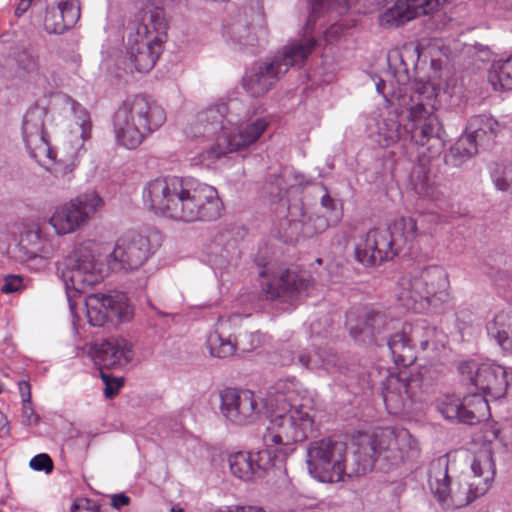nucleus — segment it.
Listing matches in <instances>:
<instances>
[{
    "label": "nucleus",
    "instance_id": "nucleus-1",
    "mask_svg": "<svg viewBox=\"0 0 512 512\" xmlns=\"http://www.w3.org/2000/svg\"><path fill=\"white\" fill-rule=\"evenodd\" d=\"M436 102L437 94L430 84L411 94L399 91L387 113L368 124L369 137L382 148L396 144L406 152L417 148L419 165L412 171V182L417 194L431 201L439 200L442 192L426 165L442 155L446 137L435 113Z\"/></svg>",
    "mask_w": 512,
    "mask_h": 512
},
{
    "label": "nucleus",
    "instance_id": "nucleus-2",
    "mask_svg": "<svg viewBox=\"0 0 512 512\" xmlns=\"http://www.w3.org/2000/svg\"><path fill=\"white\" fill-rule=\"evenodd\" d=\"M220 412L226 421L237 426L251 424L265 413L271 418L263 434V443L268 447L302 442L314 431L313 409L301 402L294 382L289 380L276 381L261 398L248 389L225 388L220 392ZM281 450L283 447L277 449Z\"/></svg>",
    "mask_w": 512,
    "mask_h": 512
},
{
    "label": "nucleus",
    "instance_id": "nucleus-3",
    "mask_svg": "<svg viewBox=\"0 0 512 512\" xmlns=\"http://www.w3.org/2000/svg\"><path fill=\"white\" fill-rule=\"evenodd\" d=\"M142 197L155 215L177 222L214 221L223 210L217 189L193 177L159 176L145 184Z\"/></svg>",
    "mask_w": 512,
    "mask_h": 512
},
{
    "label": "nucleus",
    "instance_id": "nucleus-4",
    "mask_svg": "<svg viewBox=\"0 0 512 512\" xmlns=\"http://www.w3.org/2000/svg\"><path fill=\"white\" fill-rule=\"evenodd\" d=\"M249 116V108L238 98L220 101L198 113L194 125L195 136L216 140L215 144L199 154L203 165L210 166L227 153L239 151L259 140L269 122L260 117L240 127Z\"/></svg>",
    "mask_w": 512,
    "mask_h": 512
},
{
    "label": "nucleus",
    "instance_id": "nucleus-5",
    "mask_svg": "<svg viewBox=\"0 0 512 512\" xmlns=\"http://www.w3.org/2000/svg\"><path fill=\"white\" fill-rule=\"evenodd\" d=\"M461 381L469 386L470 395L463 399L444 396L437 401L438 412L447 420L476 425L490 417L486 396L503 398L512 383V371L494 362H461L458 366Z\"/></svg>",
    "mask_w": 512,
    "mask_h": 512
},
{
    "label": "nucleus",
    "instance_id": "nucleus-6",
    "mask_svg": "<svg viewBox=\"0 0 512 512\" xmlns=\"http://www.w3.org/2000/svg\"><path fill=\"white\" fill-rule=\"evenodd\" d=\"M164 108L145 94L126 98L113 118L116 144L128 150L138 148L144 140L166 122Z\"/></svg>",
    "mask_w": 512,
    "mask_h": 512
},
{
    "label": "nucleus",
    "instance_id": "nucleus-7",
    "mask_svg": "<svg viewBox=\"0 0 512 512\" xmlns=\"http://www.w3.org/2000/svg\"><path fill=\"white\" fill-rule=\"evenodd\" d=\"M136 21L128 35L127 56L137 72L147 73L163 50L167 30L164 9L154 0H147L139 8Z\"/></svg>",
    "mask_w": 512,
    "mask_h": 512
},
{
    "label": "nucleus",
    "instance_id": "nucleus-8",
    "mask_svg": "<svg viewBox=\"0 0 512 512\" xmlns=\"http://www.w3.org/2000/svg\"><path fill=\"white\" fill-rule=\"evenodd\" d=\"M421 236L416 220L410 216L396 219L387 228H374L355 247V259L365 267H376L392 260L402 251L415 253V242Z\"/></svg>",
    "mask_w": 512,
    "mask_h": 512
},
{
    "label": "nucleus",
    "instance_id": "nucleus-9",
    "mask_svg": "<svg viewBox=\"0 0 512 512\" xmlns=\"http://www.w3.org/2000/svg\"><path fill=\"white\" fill-rule=\"evenodd\" d=\"M418 449V442L403 427L377 428L370 436L363 438L353 453L356 475L371 471L377 461H383L388 468L399 466L410 451Z\"/></svg>",
    "mask_w": 512,
    "mask_h": 512
},
{
    "label": "nucleus",
    "instance_id": "nucleus-10",
    "mask_svg": "<svg viewBox=\"0 0 512 512\" xmlns=\"http://www.w3.org/2000/svg\"><path fill=\"white\" fill-rule=\"evenodd\" d=\"M315 47L313 37L289 42L272 58L256 62L245 73L243 88L253 97L266 94L290 67H301Z\"/></svg>",
    "mask_w": 512,
    "mask_h": 512
},
{
    "label": "nucleus",
    "instance_id": "nucleus-11",
    "mask_svg": "<svg viewBox=\"0 0 512 512\" xmlns=\"http://www.w3.org/2000/svg\"><path fill=\"white\" fill-rule=\"evenodd\" d=\"M449 280L444 268L438 265L402 276L397 283L396 296L402 305L414 312L445 304L449 300Z\"/></svg>",
    "mask_w": 512,
    "mask_h": 512
},
{
    "label": "nucleus",
    "instance_id": "nucleus-12",
    "mask_svg": "<svg viewBox=\"0 0 512 512\" xmlns=\"http://www.w3.org/2000/svg\"><path fill=\"white\" fill-rule=\"evenodd\" d=\"M439 372L432 366H422L398 374H391L383 382V401L390 413L403 411L409 403L421 402L439 379Z\"/></svg>",
    "mask_w": 512,
    "mask_h": 512
},
{
    "label": "nucleus",
    "instance_id": "nucleus-13",
    "mask_svg": "<svg viewBox=\"0 0 512 512\" xmlns=\"http://www.w3.org/2000/svg\"><path fill=\"white\" fill-rule=\"evenodd\" d=\"M347 444L328 437L315 440L307 446L309 474L322 483H337L347 473Z\"/></svg>",
    "mask_w": 512,
    "mask_h": 512
},
{
    "label": "nucleus",
    "instance_id": "nucleus-14",
    "mask_svg": "<svg viewBox=\"0 0 512 512\" xmlns=\"http://www.w3.org/2000/svg\"><path fill=\"white\" fill-rule=\"evenodd\" d=\"M449 459L446 455L434 459L428 470L429 487L443 509H458L467 506L485 493H478L473 481L458 482L451 486L448 474Z\"/></svg>",
    "mask_w": 512,
    "mask_h": 512
},
{
    "label": "nucleus",
    "instance_id": "nucleus-15",
    "mask_svg": "<svg viewBox=\"0 0 512 512\" xmlns=\"http://www.w3.org/2000/svg\"><path fill=\"white\" fill-rule=\"evenodd\" d=\"M260 285L265 299L295 304L308 295L311 286L309 276L304 272L271 267L263 268L260 273Z\"/></svg>",
    "mask_w": 512,
    "mask_h": 512
},
{
    "label": "nucleus",
    "instance_id": "nucleus-16",
    "mask_svg": "<svg viewBox=\"0 0 512 512\" xmlns=\"http://www.w3.org/2000/svg\"><path fill=\"white\" fill-rule=\"evenodd\" d=\"M60 277L65 285L68 298L70 293H83L102 279L95 257L89 246L81 244L65 258Z\"/></svg>",
    "mask_w": 512,
    "mask_h": 512
},
{
    "label": "nucleus",
    "instance_id": "nucleus-17",
    "mask_svg": "<svg viewBox=\"0 0 512 512\" xmlns=\"http://www.w3.org/2000/svg\"><path fill=\"white\" fill-rule=\"evenodd\" d=\"M146 235L129 231L122 235L109 254L107 262L114 272H129L141 267L158 249Z\"/></svg>",
    "mask_w": 512,
    "mask_h": 512
},
{
    "label": "nucleus",
    "instance_id": "nucleus-18",
    "mask_svg": "<svg viewBox=\"0 0 512 512\" xmlns=\"http://www.w3.org/2000/svg\"><path fill=\"white\" fill-rule=\"evenodd\" d=\"M330 226L323 215L309 213L301 199L287 205V215L280 222L279 239L285 243L300 238H312L325 232Z\"/></svg>",
    "mask_w": 512,
    "mask_h": 512
},
{
    "label": "nucleus",
    "instance_id": "nucleus-19",
    "mask_svg": "<svg viewBox=\"0 0 512 512\" xmlns=\"http://www.w3.org/2000/svg\"><path fill=\"white\" fill-rule=\"evenodd\" d=\"M85 303L88 322L95 327L128 322L133 317L129 299L122 292L91 294L87 296Z\"/></svg>",
    "mask_w": 512,
    "mask_h": 512
},
{
    "label": "nucleus",
    "instance_id": "nucleus-20",
    "mask_svg": "<svg viewBox=\"0 0 512 512\" xmlns=\"http://www.w3.org/2000/svg\"><path fill=\"white\" fill-rule=\"evenodd\" d=\"M102 203V198L95 191L80 194L70 202L58 207L49 223L58 235L72 233L87 223Z\"/></svg>",
    "mask_w": 512,
    "mask_h": 512
},
{
    "label": "nucleus",
    "instance_id": "nucleus-21",
    "mask_svg": "<svg viewBox=\"0 0 512 512\" xmlns=\"http://www.w3.org/2000/svg\"><path fill=\"white\" fill-rule=\"evenodd\" d=\"M46 109L39 105L31 106L23 116L22 137L25 147L31 158L38 163L42 157L55 162L56 153L50 146L47 133L45 131L44 119Z\"/></svg>",
    "mask_w": 512,
    "mask_h": 512
},
{
    "label": "nucleus",
    "instance_id": "nucleus-22",
    "mask_svg": "<svg viewBox=\"0 0 512 512\" xmlns=\"http://www.w3.org/2000/svg\"><path fill=\"white\" fill-rule=\"evenodd\" d=\"M389 321L384 311L373 308L351 309L346 314V326L351 338L366 344L376 341L377 336L387 331Z\"/></svg>",
    "mask_w": 512,
    "mask_h": 512
},
{
    "label": "nucleus",
    "instance_id": "nucleus-23",
    "mask_svg": "<svg viewBox=\"0 0 512 512\" xmlns=\"http://www.w3.org/2000/svg\"><path fill=\"white\" fill-rule=\"evenodd\" d=\"M280 364L289 366L298 364L306 369L318 371L324 370L328 373L340 370V358L338 354L328 347H320L313 343V350L290 346L280 353Z\"/></svg>",
    "mask_w": 512,
    "mask_h": 512
},
{
    "label": "nucleus",
    "instance_id": "nucleus-24",
    "mask_svg": "<svg viewBox=\"0 0 512 512\" xmlns=\"http://www.w3.org/2000/svg\"><path fill=\"white\" fill-rule=\"evenodd\" d=\"M291 446L283 445L284 450L281 451H277L281 447L279 445L266 446L265 450L258 452L257 459L251 453L242 451L233 453L228 458L230 471L233 476L243 481H250L254 476L261 477L266 470V465L271 460V455L273 454L276 459L283 460L293 451Z\"/></svg>",
    "mask_w": 512,
    "mask_h": 512
},
{
    "label": "nucleus",
    "instance_id": "nucleus-25",
    "mask_svg": "<svg viewBox=\"0 0 512 512\" xmlns=\"http://www.w3.org/2000/svg\"><path fill=\"white\" fill-rule=\"evenodd\" d=\"M447 1L448 0H397L380 15V25L384 28L399 27L416 17L429 15L437 11L439 6Z\"/></svg>",
    "mask_w": 512,
    "mask_h": 512
},
{
    "label": "nucleus",
    "instance_id": "nucleus-26",
    "mask_svg": "<svg viewBox=\"0 0 512 512\" xmlns=\"http://www.w3.org/2000/svg\"><path fill=\"white\" fill-rule=\"evenodd\" d=\"M3 55L12 61L22 75L36 74L40 70V55L37 44L27 38L11 41L3 35Z\"/></svg>",
    "mask_w": 512,
    "mask_h": 512
},
{
    "label": "nucleus",
    "instance_id": "nucleus-27",
    "mask_svg": "<svg viewBox=\"0 0 512 512\" xmlns=\"http://www.w3.org/2000/svg\"><path fill=\"white\" fill-rule=\"evenodd\" d=\"M222 36L229 45L244 52L255 53L256 48L261 46L246 12H239L226 19L222 26Z\"/></svg>",
    "mask_w": 512,
    "mask_h": 512
},
{
    "label": "nucleus",
    "instance_id": "nucleus-28",
    "mask_svg": "<svg viewBox=\"0 0 512 512\" xmlns=\"http://www.w3.org/2000/svg\"><path fill=\"white\" fill-rule=\"evenodd\" d=\"M133 357V345L124 338L112 337L95 345L94 361L101 370L123 369Z\"/></svg>",
    "mask_w": 512,
    "mask_h": 512
},
{
    "label": "nucleus",
    "instance_id": "nucleus-29",
    "mask_svg": "<svg viewBox=\"0 0 512 512\" xmlns=\"http://www.w3.org/2000/svg\"><path fill=\"white\" fill-rule=\"evenodd\" d=\"M263 337L259 332L244 333L239 341L234 342L213 331L208 334L206 345L212 357L224 359L233 356L238 349L243 353L256 350L262 345Z\"/></svg>",
    "mask_w": 512,
    "mask_h": 512
},
{
    "label": "nucleus",
    "instance_id": "nucleus-30",
    "mask_svg": "<svg viewBox=\"0 0 512 512\" xmlns=\"http://www.w3.org/2000/svg\"><path fill=\"white\" fill-rule=\"evenodd\" d=\"M473 482L478 486V493H486L496 474L495 461L490 446L482 447L471 463Z\"/></svg>",
    "mask_w": 512,
    "mask_h": 512
},
{
    "label": "nucleus",
    "instance_id": "nucleus-31",
    "mask_svg": "<svg viewBox=\"0 0 512 512\" xmlns=\"http://www.w3.org/2000/svg\"><path fill=\"white\" fill-rule=\"evenodd\" d=\"M498 122L486 114L472 116L466 125L464 135L478 147H488L497 135Z\"/></svg>",
    "mask_w": 512,
    "mask_h": 512
},
{
    "label": "nucleus",
    "instance_id": "nucleus-32",
    "mask_svg": "<svg viewBox=\"0 0 512 512\" xmlns=\"http://www.w3.org/2000/svg\"><path fill=\"white\" fill-rule=\"evenodd\" d=\"M387 346L397 366H410L417 359L411 334L407 335L405 331L391 335L387 340Z\"/></svg>",
    "mask_w": 512,
    "mask_h": 512
},
{
    "label": "nucleus",
    "instance_id": "nucleus-33",
    "mask_svg": "<svg viewBox=\"0 0 512 512\" xmlns=\"http://www.w3.org/2000/svg\"><path fill=\"white\" fill-rule=\"evenodd\" d=\"M488 335L506 351L512 353V318L508 313L501 311L487 322Z\"/></svg>",
    "mask_w": 512,
    "mask_h": 512
},
{
    "label": "nucleus",
    "instance_id": "nucleus-34",
    "mask_svg": "<svg viewBox=\"0 0 512 512\" xmlns=\"http://www.w3.org/2000/svg\"><path fill=\"white\" fill-rule=\"evenodd\" d=\"M477 144L464 134L451 146L449 153L445 154L444 162L453 167H459L478 153Z\"/></svg>",
    "mask_w": 512,
    "mask_h": 512
},
{
    "label": "nucleus",
    "instance_id": "nucleus-35",
    "mask_svg": "<svg viewBox=\"0 0 512 512\" xmlns=\"http://www.w3.org/2000/svg\"><path fill=\"white\" fill-rule=\"evenodd\" d=\"M288 182L284 173L269 174L262 186V194L272 204L282 203L287 209L291 201L284 202V196L288 193Z\"/></svg>",
    "mask_w": 512,
    "mask_h": 512
},
{
    "label": "nucleus",
    "instance_id": "nucleus-36",
    "mask_svg": "<svg viewBox=\"0 0 512 512\" xmlns=\"http://www.w3.org/2000/svg\"><path fill=\"white\" fill-rule=\"evenodd\" d=\"M488 80L495 90H512V56L495 62L489 71Z\"/></svg>",
    "mask_w": 512,
    "mask_h": 512
},
{
    "label": "nucleus",
    "instance_id": "nucleus-37",
    "mask_svg": "<svg viewBox=\"0 0 512 512\" xmlns=\"http://www.w3.org/2000/svg\"><path fill=\"white\" fill-rule=\"evenodd\" d=\"M46 245L47 242L41 237L39 231L28 230L21 236L18 249L22 253V258L30 260L45 257Z\"/></svg>",
    "mask_w": 512,
    "mask_h": 512
},
{
    "label": "nucleus",
    "instance_id": "nucleus-38",
    "mask_svg": "<svg viewBox=\"0 0 512 512\" xmlns=\"http://www.w3.org/2000/svg\"><path fill=\"white\" fill-rule=\"evenodd\" d=\"M44 29L49 34H62L69 29L58 7L46 9Z\"/></svg>",
    "mask_w": 512,
    "mask_h": 512
},
{
    "label": "nucleus",
    "instance_id": "nucleus-39",
    "mask_svg": "<svg viewBox=\"0 0 512 512\" xmlns=\"http://www.w3.org/2000/svg\"><path fill=\"white\" fill-rule=\"evenodd\" d=\"M66 103L70 105L74 117L81 128V137L88 139L91 133V120L88 111L76 100L67 96Z\"/></svg>",
    "mask_w": 512,
    "mask_h": 512
},
{
    "label": "nucleus",
    "instance_id": "nucleus-40",
    "mask_svg": "<svg viewBox=\"0 0 512 512\" xmlns=\"http://www.w3.org/2000/svg\"><path fill=\"white\" fill-rule=\"evenodd\" d=\"M436 328L433 326L427 325L425 322H422L420 324H416L411 329V337L413 339V342L416 345L420 346V349L422 351H425L430 342H432L436 336Z\"/></svg>",
    "mask_w": 512,
    "mask_h": 512
},
{
    "label": "nucleus",
    "instance_id": "nucleus-41",
    "mask_svg": "<svg viewBox=\"0 0 512 512\" xmlns=\"http://www.w3.org/2000/svg\"><path fill=\"white\" fill-rule=\"evenodd\" d=\"M491 178L498 190L510 191L512 187V163L508 165L496 164L491 169Z\"/></svg>",
    "mask_w": 512,
    "mask_h": 512
},
{
    "label": "nucleus",
    "instance_id": "nucleus-42",
    "mask_svg": "<svg viewBox=\"0 0 512 512\" xmlns=\"http://www.w3.org/2000/svg\"><path fill=\"white\" fill-rule=\"evenodd\" d=\"M68 28H72L80 18V7L74 0L61 1L57 5Z\"/></svg>",
    "mask_w": 512,
    "mask_h": 512
},
{
    "label": "nucleus",
    "instance_id": "nucleus-43",
    "mask_svg": "<svg viewBox=\"0 0 512 512\" xmlns=\"http://www.w3.org/2000/svg\"><path fill=\"white\" fill-rule=\"evenodd\" d=\"M74 164L73 163H54V168L52 170V173L56 179L59 180V186L61 188H67L74 175Z\"/></svg>",
    "mask_w": 512,
    "mask_h": 512
},
{
    "label": "nucleus",
    "instance_id": "nucleus-44",
    "mask_svg": "<svg viewBox=\"0 0 512 512\" xmlns=\"http://www.w3.org/2000/svg\"><path fill=\"white\" fill-rule=\"evenodd\" d=\"M101 378L105 384L104 395L108 399L114 398L118 395L120 388L123 386V378H115L111 375L104 373L101 370Z\"/></svg>",
    "mask_w": 512,
    "mask_h": 512
},
{
    "label": "nucleus",
    "instance_id": "nucleus-45",
    "mask_svg": "<svg viewBox=\"0 0 512 512\" xmlns=\"http://www.w3.org/2000/svg\"><path fill=\"white\" fill-rule=\"evenodd\" d=\"M29 466L32 470L50 473L53 470V461L48 454L41 453L30 460Z\"/></svg>",
    "mask_w": 512,
    "mask_h": 512
},
{
    "label": "nucleus",
    "instance_id": "nucleus-46",
    "mask_svg": "<svg viewBox=\"0 0 512 512\" xmlns=\"http://www.w3.org/2000/svg\"><path fill=\"white\" fill-rule=\"evenodd\" d=\"M350 1L351 0H310L312 9L307 20V25L314 23L317 18V13L325 8V6L329 7L330 3H335L337 5H348Z\"/></svg>",
    "mask_w": 512,
    "mask_h": 512
},
{
    "label": "nucleus",
    "instance_id": "nucleus-47",
    "mask_svg": "<svg viewBox=\"0 0 512 512\" xmlns=\"http://www.w3.org/2000/svg\"><path fill=\"white\" fill-rule=\"evenodd\" d=\"M23 287L22 277L11 274L4 278V284L2 285L1 291L4 294H10L22 290Z\"/></svg>",
    "mask_w": 512,
    "mask_h": 512
},
{
    "label": "nucleus",
    "instance_id": "nucleus-48",
    "mask_svg": "<svg viewBox=\"0 0 512 512\" xmlns=\"http://www.w3.org/2000/svg\"><path fill=\"white\" fill-rule=\"evenodd\" d=\"M71 512H100L99 506L88 498H80L74 501Z\"/></svg>",
    "mask_w": 512,
    "mask_h": 512
},
{
    "label": "nucleus",
    "instance_id": "nucleus-49",
    "mask_svg": "<svg viewBox=\"0 0 512 512\" xmlns=\"http://www.w3.org/2000/svg\"><path fill=\"white\" fill-rule=\"evenodd\" d=\"M39 416L35 413L31 400L29 402H22V422L25 425L37 424Z\"/></svg>",
    "mask_w": 512,
    "mask_h": 512
},
{
    "label": "nucleus",
    "instance_id": "nucleus-50",
    "mask_svg": "<svg viewBox=\"0 0 512 512\" xmlns=\"http://www.w3.org/2000/svg\"><path fill=\"white\" fill-rule=\"evenodd\" d=\"M390 69H393V66L390 64ZM394 77L398 84L404 85L409 79V69L406 63L401 59L399 67L394 68Z\"/></svg>",
    "mask_w": 512,
    "mask_h": 512
},
{
    "label": "nucleus",
    "instance_id": "nucleus-51",
    "mask_svg": "<svg viewBox=\"0 0 512 512\" xmlns=\"http://www.w3.org/2000/svg\"><path fill=\"white\" fill-rule=\"evenodd\" d=\"M321 188L324 190V194L320 198L321 206L328 211H334L336 209L335 200L330 196L328 189L325 185L322 184Z\"/></svg>",
    "mask_w": 512,
    "mask_h": 512
},
{
    "label": "nucleus",
    "instance_id": "nucleus-52",
    "mask_svg": "<svg viewBox=\"0 0 512 512\" xmlns=\"http://www.w3.org/2000/svg\"><path fill=\"white\" fill-rule=\"evenodd\" d=\"M495 283L498 287L503 289H512V280L509 278V274L505 271H499L495 278Z\"/></svg>",
    "mask_w": 512,
    "mask_h": 512
},
{
    "label": "nucleus",
    "instance_id": "nucleus-53",
    "mask_svg": "<svg viewBox=\"0 0 512 512\" xmlns=\"http://www.w3.org/2000/svg\"><path fill=\"white\" fill-rule=\"evenodd\" d=\"M18 390L22 398V402L31 400V386L28 381L21 380L18 382Z\"/></svg>",
    "mask_w": 512,
    "mask_h": 512
},
{
    "label": "nucleus",
    "instance_id": "nucleus-54",
    "mask_svg": "<svg viewBox=\"0 0 512 512\" xmlns=\"http://www.w3.org/2000/svg\"><path fill=\"white\" fill-rule=\"evenodd\" d=\"M129 502H130V498L124 493L115 494L112 497V505L116 509H119L122 506L128 505Z\"/></svg>",
    "mask_w": 512,
    "mask_h": 512
},
{
    "label": "nucleus",
    "instance_id": "nucleus-55",
    "mask_svg": "<svg viewBox=\"0 0 512 512\" xmlns=\"http://www.w3.org/2000/svg\"><path fill=\"white\" fill-rule=\"evenodd\" d=\"M229 508L231 512H265L263 508L257 506H232Z\"/></svg>",
    "mask_w": 512,
    "mask_h": 512
},
{
    "label": "nucleus",
    "instance_id": "nucleus-56",
    "mask_svg": "<svg viewBox=\"0 0 512 512\" xmlns=\"http://www.w3.org/2000/svg\"><path fill=\"white\" fill-rule=\"evenodd\" d=\"M33 0H20L15 10V14L19 17L23 15L32 5Z\"/></svg>",
    "mask_w": 512,
    "mask_h": 512
},
{
    "label": "nucleus",
    "instance_id": "nucleus-57",
    "mask_svg": "<svg viewBox=\"0 0 512 512\" xmlns=\"http://www.w3.org/2000/svg\"><path fill=\"white\" fill-rule=\"evenodd\" d=\"M8 421L5 415L0 411V437L8 433Z\"/></svg>",
    "mask_w": 512,
    "mask_h": 512
},
{
    "label": "nucleus",
    "instance_id": "nucleus-58",
    "mask_svg": "<svg viewBox=\"0 0 512 512\" xmlns=\"http://www.w3.org/2000/svg\"><path fill=\"white\" fill-rule=\"evenodd\" d=\"M384 87H385V82H384L383 80H380V81L376 84V90H377V92H378V93H380V94H383V95H384V98H385L386 102H387V103H389V106H388V107H391V100H392L393 98L388 99V98L386 97V95H385V94H384V92H383V88H384ZM397 95H398V94L393 95L392 97H396Z\"/></svg>",
    "mask_w": 512,
    "mask_h": 512
},
{
    "label": "nucleus",
    "instance_id": "nucleus-59",
    "mask_svg": "<svg viewBox=\"0 0 512 512\" xmlns=\"http://www.w3.org/2000/svg\"><path fill=\"white\" fill-rule=\"evenodd\" d=\"M505 436L509 438L512 444V425L504 429Z\"/></svg>",
    "mask_w": 512,
    "mask_h": 512
},
{
    "label": "nucleus",
    "instance_id": "nucleus-60",
    "mask_svg": "<svg viewBox=\"0 0 512 512\" xmlns=\"http://www.w3.org/2000/svg\"><path fill=\"white\" fill-rule=\"evenodd\" d=\"M475 48H476L478 51H481V52H482V51H488V50H489L487 46L482 45V44H479V43L475 44Z\"/></svg>",
    "mask_w": 512,
    "mask_h": 512
},
{
    "label": "nucleus",
    "instance_id": "nucleus-61",
    "mask_svg": "<svg viewBox=\"0 0 512 512\" xmlns=\"http://www.w3.org/2000/svg\"><path fill=\"white\" fill-rule=\"evenodd\" d=\"M228 263V260L225 258V259H222L220 262H219V267H224L226 264Z\"/></svg>",
    "mask_w": 512,
    "mask_h": 512
},
{
    "label": "nucleus",
    "instance_id": "nucleus-62",
    "mask_svg": "<svg viewBox=\"0 0 512 512\" xmlns=\"http://www.w3.org/2000/svg\"><path fill=\"white\" fill-rule=\"evenodd\" d=\"M216 512H231V511H230V508H229V507H227L226 509L218 510V511H216Z\"/></svg>",
    "mask_w": 512,
    "mask_h": 512
},
{
    "label": "nucleus",
    "instance_id": "nucleus-63",
    "mask_svg": "<svg viewBox=\"0 0 512 512\" xmlns=\"http://www.w3.org/2000/svg\"><path fill=\"white\" fill-rule=\"evenodd\" d=\"M172 512H183V510L181 508L178 510H176L175 508H172Z\"/></svg>",
    "mask_w": 512,
    "mask_h": 512
},
{
    "label": "nucleus",
    "instance_id": "nucleus-64",
    "mask_svg": "<svg viewBox=\"0 0 512 512\" xmlns=\"http://www.w3.org/2000/svg\"><path fill=\"white\" fill-rule=\"evenodd\" d=\"M510 192L512 193V187H511V189H510Z\"/></svg>",
    "mask_w": 512,
    "mask_h": 512
}]
</instances>
